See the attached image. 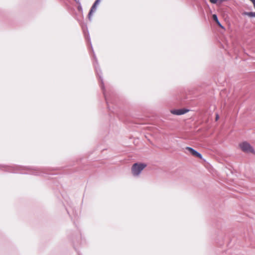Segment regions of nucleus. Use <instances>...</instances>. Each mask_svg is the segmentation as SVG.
Instances as JSON below:
<instances>
[{
  "instance_id": "nucleus-1",
  "label": "nucleus",
  "mask_w": 255,
  "mask_h": 255,
  "mask_svg": "<svg viewBox=\"0 0 255 255\" xmlns=\"http://www.w3.org/2000/svg\"><path fill=\"white\" fill-rule=\"evenodd\" d=\"M146 166L143 163H134L131 168L132 173L134 176L138 175Z\"/></svg>"
},
{
  "instance_id": "nucleus-2",
  "label": "nucleus",
  "mask_w": 255,
  "mask_h": 255,
  "mask_svg": "<svg viewBox=\"0 0 255 255\" xmlns=\"http://www.w3.org/2000/svg\"><path fill=\"white\" fill-rule=\"evenodd\" d=\"M239 146L241 150L245 152H251L255 154V151L253 147L247 141L240 143Z\"/></svg>"
},
{
  "instance_id": "nucleus-3",
  "label": "nucleus",
  "mask_w": 255,
  "mask_h": 255,
  "mask_svg": "<svg viewBox=\"0 0 255 255\" xmlns=\"http://www.w3.org/2000/svg\"><path fill=\"white\" fill-rule=\"evenodd\" d=\"M100 0H96L92 6L91 8V9L88 13V18L90 20H91V17L93 15V13L95 12L97 9V5L99 4Z\"/></svg>"
},
{
  "instance_id": "nucleus-4",
  "label": "nucleus",
  "mask_w": 255,
  "mask_h": 255,
  "mask_svg": "<svg viewBox=\"0 0 255 255\" xmlns=\"http://www.w3.org/2000/svg\"><path fill=\"white\" fill-rule=\"evenodd\" d=\"M189 111L188 110L185 109H178V110H172L170 111L171 114L175 115H183Z\"/></svg>"
},
{
  "instance_id": "nucleus-5",
  "label": "nucleus",
  "mask_w": 255,
  "mask_h": 255,
  "mask_svg": "<svg viewBox=\"0 0 255 255\" xmlns=\"http://www.w3.org/2000/svg\"><path fill=\"white\" fill-rule=\"evenodd\" d=\"M186 149L187 150H188L192 155H193L195 157H197L200 159L202 158V156L201 154L200 153H199V152H198L195 150H194V149L192 148L191 147H187L186 148Z\"/></svg>"
},
{
  "instance_id": "nucleus-6",
  "label": "nucleus",
  "mask_w": 255,
  "mask_h": 255,
  "mask_svg": "<svg viewBox=\"0 0 255 255\" xmlns=\"http://www.w3.org/2000/svg\"><path fill=\"white\" fill-rule=\"evenodd\" d=\"M213 20L216 22V23L218 24V25L221 28L224 29V27L221 24L220 21L218 20V16L216 14H213Z\"/></svg>"
},
{
  "instance_id": "nucleus-7",
  "label": "nucleus",
  "mask_w": 255,
  "mask_h": 255,
  "mask_svg": "<svg viewBox=\"0 0 255 255\" xmlns=\"http://www.w3.org/2000/svg\"><path fill=\"white\" fill-rule=\"evenodd\" d=\"M243 15H248L251 17H255V12H244Z\"/></svg>"
},
{
  "instance_id": "nucleus-8",
  "label": "nucleus",
  "mask_w": 255,
  "mask_h": 255,
  "mask_svg": "<svg viewBox=\"0 0 255 255\" xmlns=\"http://www.w3.org/2000/svg\"><path fill=\"white\" fill-rule=\"evenodd\" d=\"M210 1L212 3H218L219 5H220L219 4L220 0H210Z\"/></svg>"
},
{
  "instance_id": "nucleus-9",
  "label": "nucleus",
  "mask_w": 255,
  "mask_h": 255,
  "mask_svg": "<svg viewBox=\"0 0 255 255\" xmlns=\"http://www.w3.org/2000/svg\"><path fill=\"white\" fill-rule=\"evenodd\" d=\"M77 3H78L80 5L81 4L80 3V0H74Z\"/></svg>"
},
{
  "instance_id": "nucleus-10",
  "label": "nucleus",
  "mask_w": 255,
  "mask_h": 255,
  "mask_svg": "<svg viewBox=\"0 0 255 255\" xmlns=\"http://www.w3.org/2000/svg\"><path fill=\"white\" fill-rule=\"evenodd\" d=\"M219 118V115L218 114H216V121H218Z\"/></svg>"
},
{
  "instance_id": "nucleus-11",
  "label": "nucleus",
  "mask_w": 255,
  "mask_h": 255,
  "mask_svg": "<svg viewBox=\"0 0 255 255\" xmlns=\"http://www.w3.org/2000/svg\"><path fill=\"white\" fill-rule=\"evenodd\" d=\"M253 4H254V8L255 9V0L253 2Z\"/></svg>"
},
{
  "instance_id": "nucleus-12",
  "label": "nucleus",
  "mask_w": 255,
  "mask_h": 255,
  "mask_svg": "<svg viewBox=\"0 0 255 255\" xmlns=\"http://www.w3.org/2000/svg\"><path fill=\"white\" fill-rule=\"evenodd\" d=\"M250 0L252 1L253 2L255 0Z\"/></svg>"
}]
</instances>
